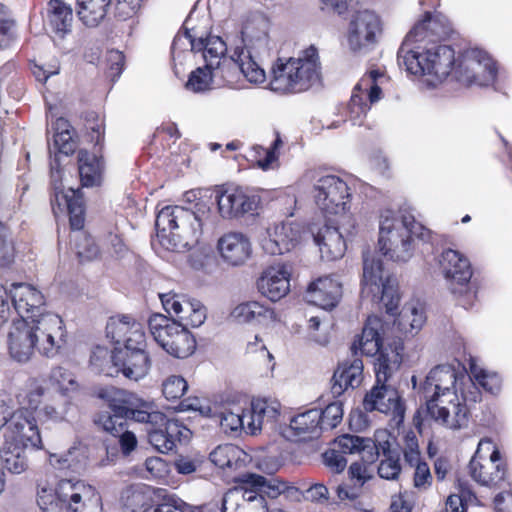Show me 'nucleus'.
I'll return each instance as SVG.
<instances>
[{"instance_id": "1", "label": "nucleus", "mask_w": 512, "mask_h": 512, "mask_svg": "<svg viewBox=\"0 0 512 512\" xmlns=\"http://www.w3.org/2000/svg\"><path fill=\"white\" fill-rule=\"evenodd\" d=\"M97 397L103 400L110 412L97 413L93 422L103 431L117 438L120 451L124 456L137 447L135 434L128 430V420L157 424L164 419L162 412L156 410L152 401L144 400L135 393L117 386H103L97 392Z\"/></svg>"}, {"instance_id": "2", "label": "nucleus", "mask_w": 512, "mask_h": 512, "mask_svg": "<svg viewBox=\"0 0 512 512\" xmlns=\"http://www.w3.org/2000/svg\"><path fill=\"white\" fill-rule=\"evenodd\" d=\"M66 343V329L62 318L55 313L13 320L8 333V349L17 362H27L37 349L47 357L55 356Z\"/></svg>"}, {"instance_id": "3", "label": "nucleus", "mask_w": 512, "mask_h": 512, "mask_svg": "<svg viewBox=\"0 0 512 512\" xmlns=\"http://www.w3.org/2000/svg\"><path fill=\"white\" fill-rule=\"evenodd\" d=\"M362 283L375 287L381 291V302L386 313L396 316L393 324L404 334H416L426 321L423 309L414 304H406L397 314L400 297L397 291V279L394 276L384 275L383 262L380 257L371 255L369 251L363 252V280Z\"/></svg>"}, {"instance_id": "4", "label": "nucleus", "mask_w": 512, "mask_h": 512, "mask_svg": "<svg viewBox=\"0 0 512 512\" xmlns=\"http://www.w3.org/2000/svg\"><path fill=\"white\" fill-rule=\"evenodd\" d=\"M209 209L192 211L182 206H165L156 216V236L160 245L169 251L191 249L203 233Z\"/></svg>"}, {"instance_id": "5", "label": "nucleus", "mask_w": 512, "mask_h": 512, "mask_svg": "<svg viewBox=\"0 0 512 512\" xmlns=\"http://www.w3.org/2000/svg\"><path fill=\"white\" fill-rule=\"evenodd\" d=\"M428 230L415 220L408 208L398 213L386 209L379 221V251L393 261H407L411 255L415 238L424 240Z\"/></svg>"}, {"instance_id": "6", "label": "nucleus", "mask_w": 512, "mask_h": 512, "mask_svg": "<svg viewBox=\"0 0 512 512\" xmlns=\"http://www.w3.org/2000/svg\"><path fill=\"white\" fill-rule=\"evenodd\" d=\"M387 337L384 324L378 316H369L364 324L361 335L351 345L354 355L357 351L366 356H376L374 364L375 384H386L402 363L403 343L394 340L386 343Z\"/></svg>"}, {"instance_id": "7", "label": "nucleus", "mask_w": 512, "mask_h": 512, "mask_svg": "<svg viewBox=\"0 0 512 512\" xmlns=\"http://www.w3.org/2000/svg\"><path fill=\"white\" fill-rule=\"evenodd\" d=\"M106 337L120 347L127 358V379L138 382L149 372L151 360L146 352V337L143 325L129 315L110 317L106 324Z\"/></svg>"}, {"instance_id": "8", "label": "nucleus", "mask_w": 512, "mask_h": 512, "mask_svg": "<svg viewBox=\"0 0 512 512\" xmlns=\"http://www.w3.org/2000/svg\"><path fill=\"white\" fill-rule=\"evenodd\" d=\"M268 23L260 17L248 21L241 30L230 60L250 83L260 84L266 80L260 61L270 54Z\"/></svg>"}, {"instance_id": "9", "label": "nucleus", "mask_w": 512, "mask_h": 512, "mask_svg": "<svg viewBox=\"0 0 512 512\" xmlns=\"http://www.w3.org/2000/svg\"><path fill=\"white\" fill-rule=\"evenodd\" d=\"M61 177V170L51 164L52 195L51 206L55 215L67 211L71 229L75 231L71 241L75 252L81 260H90L98 254V247L93 239L82 232L84 227V200L80 189L69 188L64 190L58 178Z\"/></svg>"}, {"instance_id": "10", "label": "nucleus", "mask_w": 512, "mask_h": 512, "mask_svg": "<svg viewBox=\"0 0 512 512\" xmlns=\"http://www.w3.org/2000/svg\"><path fill=\"white\" fill-rule=\"evenodd\" d=\"M428 45L418 44L407 48V44H401L397 53L398 64L411 75H434L442 81L457 63L455 51L449 45Z\"/></svg>"}, {"instance_id": "11", "label": "nucleus", "mask_w": 512, "mask_h": 512, "mask_svg": "<svg viewBox=\"0 0 512 512\" xmlns=\"http://www.w3.org/2000/svg\"><path fill=\"white\" fill-rule=\"evenodd\" d=\"M435 387L437 390L426 401L425 408L417 411V415L414 417L415 425H420L419 417L424 413L436 423L451 430H459L467 426L469 410L460 401L457 386Z\"/></svg>"}, {"instance_id": "12", "label": "nucleus", "mask_w": 512, "mask_h": 512, "mask_svg": "<svg viewBox=\"0 0 512 512\" xmlns=\"http://www.w3.org/2000/svg\"><path fill=\"white\" fill-rule=\"evenodd\" d=\"M148 326L154 340L171 356L184 359L194 353L196 340L189 327L159 313L149 317Z\"/></svg>"}, {"instance_id": "13", "label": "nucleus", "mask_w": 512, "mask_h": 512, "mask_svg": "<svg viewBox=\"0 0 512 512\" xmlns=\"http://www.w3.org/2000/svg\"><path fill=\"white\" fill-rule=\"evenodd\" d=\"M469 378L471 384H487L488 380L501 381L499 374L494 371H489L481 367L477 363V359L470 357L469 359V372L467 368L457 359L451 363L439 364L432 368L426 376L424 384H439L442 382L449 384H464V380Z\"/></svg>"}, {"instance_id": "14", "label": "nucleus", "mask_w": 512, "mask_h": 512, "mask_svg": "<svg viewBox=\"0 0 512 512\" xmlns=\"http://www.w3.org/2000/svg\"><path fill=\"white\" fill-rule=\"evenodd\" d=\"M313 194L317 207L325 215H339L350 207V188L337 175L320 176L314 183Z\"/></svg>"}, {"instance_id": "15", "label": "nucleus", "mask_w": 512, "mask_h": 512, "mask_svg": "<svg viewBox=\"0 0 512 512\" xmlns=\"http://www.w3.org/2000/svg\"><path fill=\"white\" fill-rule=\"evenodd\" d=\"M337 449H329L323 453V462L335 473H341L347 466L345 454L360 453L362 461L373 464L377 460L376 444L371 438L344 434L336 439Z\"/></svg>"}, {"instance_id": "16", "label": "nucleus", "mask_w": 512, "mask_h": 512, "mask_svg": "<svg viewBox=\"0 0 512 512\" xmlns=\"http://www.w3.org/2000/svg\"><path fill=\"white\" fill-rule=\"evenodd\" d=\"M162 306L169 315H175L178 324L196 328L206 319V309L199 300L175 292L159 294Z\"/></svg>"}, {"instance_id": "17", "label": "nucleus", "mask_w": 512, "mask_h": 512, "mask_svg": "<svg viewBox=\"0 0 512 512\" xmlns=\"http://www.w3.org/2000/svg\"><path fill=\"white\" fill-rule=\"evenodd\" d=\"M485 447L488 450L491 447L494 448L489 439L481 440L475 455L469 462V472L471 477L479 484L484 486H496L504 480L506 470L504 465L499 462L500 453L498 450L493 449L488 459L482 458L481 451Z\"/></svg>"}, {"instance_id": "18", "label": "nucleus", "mask_w": 512, "mask_h": 512, "mask_svg": "<svg viewBox=\"0 0 512 512\" xmlns=\"http://www.w3.org/2000/svg\"><path fill=\"white\" fill-rule=\"evenodd\" d=\"M161 423L149 424L152 428L148 431L149 443L160 453L167 454L173 451L177 443H185L192 436L191 430L178 419H168L162 413Z\"/></svg>"}, {"instance_id": "19", "label": "nucleus", "mask_w": 512, "mask_h": 512, "mask_svg": "<svg viewBox=\"0 0 512 512\" xmlns=\"http://www.w3.org/2000/svg\"><path fill=\"white\" fill-rule=\"evenodd\" d=\"M450 30L449 21L444 15L426 12L423 19L409 31L402 44H407V48H413L418 44H435L447 36Z\"/></svg>"}, {"instance_id": "20", "label": "nucleus", "mask_w": 512, "mask_h": 512, "mask_svg": "<svg viewBox=\"0 0 512 512\" xmlns=\"http://www.w3.org/2000/svg\"><path fill=\"white\" fill-rule=\"evenodd\" d=\"M439 264L445 278L451 282L453 294L467 291L472 278V268L469 260L457 250L446 249L439 258Z\"/></svg>"}, {"instance_id": "21", "label": "nucleus", "mask_w": 512, "mask_h": 512, "mask_svg": "<svg viewBox=\"0 0 512 512\" xmlns=\"http://www.w3.org/2000/svg\"><path fill=\"white\" fill-rule=\"evenodd\" d=\"M240 483L246 489L260 491L272 499L280 495L294 502H300L304 499L305 491L275 477H264L259 474L246 472L240 474Z\"/></svg>"}, {"instance_id": "22", "label": "nucleus", "mask_w": 512, "mask_h": 512, "mask_svg": "<svg viewBox=\"0 0 512 512\" xmlns=\"http://www.w3.org/2000/svg\"><path fill=\"white\" fill-rule=\"evenodd\" d=\"M216 201L220 215L232 219L246 214L252 215L258 208L260 198L242 188H234L217 192Z\"/></svg>"}, {"instance_id": "23", "label": "nucleus", "mask_w": 512, "mask_h": 512, "mask_svg": "<svg viewBox=\"0 0 512 512\" xmlns=\"http://www.w3.org/2000/svg\"><path fill=\"white\" fill-rule=\"evenodd\" d=\"M380 30L378 16L371 11L357 12L349 25L348 43L354 52H365L374 44L376 33Z\"/></svg>"}, {"instance_id": "24", "label": "nucleus", "mask_w": 512, "mask_h": 512, "mask_svg": "<svg viewBox=\"0 0 512 512\" xmlns=\"http://www.w3.org/2000/svg\"><path fill=\"white\" fill-rule=\"evenodd\" d=\"M10 297L19 319L27 318V320L33 321V318H38V315L49 313L44 311L43 294L30 284L12 283Z\"/></svg>"}, {"instance_id": "25", "label": "nucleus", "mask_w": 512, "mask_h": 512, "mask_svg": "<svg viewBox=\"0 0 512 512\" xmlns=\"http://www.w3.org/2000/svg\"><path fill=\"white\" fill-rule=\"evenodd\" d=\"M127 356L122 347L114 346L111 350L108 347L97 345L90 355V369L93 373L106 377L116 378L123 375L127 379L126 367Z\"/></svg>"}, {"instance_id": "26", "label": "nucleus", "mask_w": 512, "mask_h": 512, "mask_svg": "<svg viewBox=\"0 0 512 512\" xmlns=\"http://www.w3.org/2000/svg\"><path fill=\"white\" fill-rule=\"evenodd\" d=\"M363 407L366 412L391 414L398 422L403 420L405 414V405L392 386H373L363 399Z\"/></svg>"}, {"instance_id": "27", "label": "nucleus", "mask_w": 512, "mask_h": 512, "mask_svg": "<svg viewBox=\"0 0 512 512\" xmlns=\"http://www.w3.org/2000/svg\"><path fill=\"white\" fill-rule=\"evenodd\" d=\"M301 239L299 225L293 222H282L266 230L261 239V246L265 253L281 255L291 251Z\"/></svg>"}, {"instance_id": "28", "label": "nucleus", "mask_w": 512, "mask_h": 512, "mask_svg": "<svg viewBox=\"0 0 512 512\" xmlns=\"http://www.w3.org/2000/svg\"><path fill=\"white\" fill-rule=\"evenodd\" d=\"M235 483L237 486L223 497L222 512H267L262 492L243 487L240 475L235 478Z\"/></svg>"}, {"instance_id": "29", "label": "nucleus", "mask_w": 512, "mask_h": 512, "mask_svg": "<svg viewBox=\"0 0 512 512\" xmlns=\"http://www.w3.org/2000/svg\"><path fill=\"white\" fill-rule=\"evenodd\" d=\"M5 426L3 445H8V447H40V433L33 421L23 417L21 414L14 413Z\"/></svg>"}, {"instance_id": "30", "label": "nucleus", "mask_w": 512, "mask_h": 512, "mask_svg": "<svg viewBox=\"0 0 512 512\" xmlns=\"http://www.w3.org/2000/svg\"><path fill=\"white\" fill-rule=\"evenodd\" d=\"M306 300L324 310H332L342 297V284L337 275L323 276L309 284Z\"/></svg>"}, {"instance_id": "31", "label": "nucleus", "mask_w": 512, "mask_h": 512, "mask_svg": "<svg viewBox=\"0 0 512 512\" xmlns=\"http://www.w3.org/2000/svg\"><path fill=\"white\" fill-rule=\"evenodd\" d=\"M315 244L319 247L321 258L327 261L340 259L344 256L347 243L339 227L325 223L315 233L311 228Z\"/></svg>"}, {"instance_id": "32", "label": "nucleus", "mask_w": 512, "mask_h": 512, "mask_svg": "<svg viewBox=\"0 0 512 512\" xmlns=\"http://www.w3.org/2000/svg\"><path fill=\"white\" fill-rule=\"evenodd\" d=\"M289 271L286 265L270 267L257 281L259 292L272 302L284 297L289 291Z\"/></svg>"}, {"instance_id": "33", "label": "nucleus", "mask_w": 512, "mask_h": 512, "mask_svg": "<svg viewBox=\"0 0 512 512\" xmlns=\"http://www.w3.org/2000/svg\"><path fill=\"white\" fill-rule=\"evenodd\" d=\"M294 58L283 60L278 58L271 69V79L269 89L279 94L301 93V87L305 81H296L293 76L295 67H293Z\"/></svg>"}, {"instance_id": "34", "label": "nucleus", "mask_w": 512, "mask_h": 512, "mask_svg": "<svg viewBox=\"0 0 512 512\" xmlns=\"http://www.w3.org/2000/svg\"><path fill=\"white\" fill-rule=\"evenodd\" d=\"M387 438L386 432L376 433L377 458L383 455L384 459L381 460L378 467V474L381 478L387 480H396L401 472L400 465V450L398 447H392Z\"/></svg>"}, {"instance_id": "35", "label": "nucleus", "mask_w": 512, "mask_h": 512, "mask_svg": "<svg viewBox=\"0 0 512 512\" xmlns=\"http://www.w3.org/2000/svg\"><path fill=\"white\" fill-rule=\"evenodd\" d=\"M218 249L224 261L233 266H238L249 258L251 243L242 233L232 232L219 239Z\"/></svg>"}, {"instance_id": "36", "label": "nucleus", "mask_w": 512, "mask_h": 512, "mask_svg": "<svg viewBox=\"0 0 512 512\" xmlns=\"http://www.w3.org/2000/svg\"><path fill=\"white\" fill-rule=\"evenodd\" d=\"M293 67L296 70L292 71L296 81L303 82L301 92L307 91L313 85L320 81V65L318 51L314 46H310L303 51V55L294 58Z\"/></svg>"}, {"instance_id": "37", "label": "nucleus", "mask_w": 512, "mask_h": 512, "mask_svg": "<svg viewBox=\"0 0 512 512\" xmlns=\"http://www.w3.org/2000/svg\"><path fill=\"white\" fill-rule=\"evenodd\" d=\"M281 404L277 399L255 398L247 409L250 421L248 422L249 434L255 435L261 431L263 423L273 422L280 413Z\"/></svg>"}, {"instance_id": "38", "label": "nucleus", "mask_w": 512, "mask_h": 512, "mask_svg": "<svg viewBox=\"0 0 512 512\" xmlns=\"http://www.w3.org/2000/svg\"><path fill=\"white\" fill-rule=\"evenodd\" d=\"M77 159L82 186H100L104 170V161L102 156H99L96 153H91L85 149H81L78 151Z\"/></svg>"}, {"instance_id": "39", "label": "nucleus", "mask_w": 512, "mask_h": 512, "mask_svg": "<svg viewBox=\"0 0 512 512\" xmlns=\"http://www.w3.org/2000/svg\"><path fill=\"white\" fill-rule=\"evenodd\" d=\"M192 51L202 52L207 68L223 72L222 58L227 52V45L219 36H199L198 42L192 44Z\"/></svg>"}, {"instance_id": "40", "label": "nucleus", "mask_w": 512, "mask_h": 512, "mask_svg": "<svg viewBox=\"0 0 512 512\" xmlns=\"http://www.w3.org/2000/svg\"><path fill=\"white\" fill-rule=\"evenodd\" d=\"M289 427L293 435L301 440L318 438L323 432L320 424V409H310L293 416Z\"/></svg>"}, {"instance_id": "41", "label": "nucleus", "mask_w": 512, "mask_h": 512, "mask_svg": "<svg viewBox=\"0 0 512 512\" xmlns=\"http://www.w3.org/2000/svg\"><path fill=\"white\" fill-rule=\"evenodd\" d=\"M466 58L477 66L472 81L480 86H488L497 76V67L492 58L483 50L475 48L466 53Z\"/></svg>"}, {"instance_id": "42", "label": "nucleus", "mask_w": 512, "mask_h": 512, "mask_svg": "<svg viewBox=\"0 0 512 512\" xmlns=\"http://www.w3.org/2000/svg\"><path fill=\"white\" fill-rule=\"evenodd\" d=\"M231 317L238 323L262 324L274 318V311L257 301H249L237 305Z\"/></svg>"}, {"instance_id": "43", "label": "nucleus", "mask_w": 512, "mask_h": 512, "mask_svg": "<svg viewBox=\"0 0 512 512\" xmlns=\"http://www.w3.org/2000/svg\"><path fill=\"white\" fill-rule=\"evenodd\" d=\"M112 0H77L79 19L89 27L97 26L108 14Z\"/></svg>"}, {"instance_id": "44", "label": "nucleus", "mask_w": 512, "mask_h": 512, "mask_svg": "<svg viewBox=\"0 0 512 512\" xmlns=\"http://www.w3.org/2000/svg\"><path fill=\"white\" fill-rule=\"evenodd\" d=\"M48 21L53 31L61 37L70 31L72 9L62 0H49L47 5Z\"/></svg>"}, {"instance_id": "45", "label": "nucleus", "mask_w": 512, "mask_h": 512, "mask_svg": "<svg viewBox=\"0 0 512 512\" xmlns=\"http://www.w3.org/2000/svg\"><path fill=\"white\" fill-rule=\"evenodd\" d=\"M217 78H224L223 72L214 69L204 67H198L189 74L188 81L186 82V88L195 93L205 92L214 87V85H220L217 82Z\"/></svg>"}, {"instance_id": "46", "label": "nucleus", "mask_w": 512, "mask_h": 512, "mask_svg": "<svg viewBox=\"0 0 512 512\" xmlns=\"http://www.w3.org/2000/svg\"><path fill=\"white\" fill-rule=\"evenodd\" d=\"M91 487L81 482L73 483L71 480H61L56 489V498L60 508L67 512L69 508H72L73 504H79L83 493L87 488Z\"/></svg>"}, {"instance_id": "47", "label": "nucleus", "mask_w": 512, "mask_h": 512, "mask_svg": "<svg viewBox=\"0 0 512 512\" xmlns=\"http://www.w3.org/2000/svg\"><path fill=\"white\" fill-rule=\"evenodd\" d=\"M55 133L53 135V144L57 151L68 156L73 154L76 149V142L73 138V128L65 118H58L52 125Z\"/></svg>"}, {"instance_id": "48", "label": "nucleus", "mask_w": 512, "mask_h": 512, "mask_svg": "<svg viewBox=\"0 0 512 512\" xmlns=\"http://www.w3.org/2000/svg\"><path fill=\"white\" fill-rule=\"evenodd\" d=\"M363 381V362L359 358L340 363L331 378L330 384H361Z\"/></svg>"}, {"instance_id": "49", "label": "nucleus", "mask_w": 512, "mask_h": 512, "mask_svg": "<svg viewBox=\"0 0 512 512\" xmlns=\"http://www.w3.org/2000/svg\"><path fill=\"white\" fill-rule=\"evenodd\" d=\"M28 447L2 445L0 449L1 458L6 469L13 474H20L28 467L26 449Z\"/></svg>"}, {"instance_id": "50", "label": "nucleus", "mask_w": 512, "mask_h": 512, "mask_svg": "<svg viewBox=\"0 0 512 512\" xmlns=\"http://www.w3.org/2000/svg\"><path fill=\"white\" fill-rule=\"evenodd\" d=\"M149 488L145 485H131L121 493L123 506L130 512H138L147 508L150 501Z\"/></svg>"}, {"instance_id": "51", "label": "nucleus", "mask_w": 512, "mask_h": 512, "mask_svg": "<svg viewBox=\"0 0 512 512\" xmlns=\"http://www.w3.org/2000/svg\"><path fill=\"white\" fill-rule=\"evenodd\" d=\"M382 76L383 74L379 70L369 71L359 80L353 91L363 93L364 100H366L367 96L370 104L376 103L380 100L382 94V90L377 84V80Z\"/></svg>"}, {"instance_id": "52", "label": "nucleus", "mask_w": 512, "mask_h": 512, "mask_svg": "<svg viewBox=\"0 0 512 512\" xmlns=\"http://www.w3.org/2000/svg\"><path fill=\"white\" fill-rule=\"evenodd\" d=\"M187 24L188 19H186L183 24L182 28L184 29V31L182 33H177L173 39L171 45V55L173 61H175L177 58H180L181 54L187 52L188 50L193 52L192 44H196V42H198V34L194 32V29H189Z\"/></svg>"}, {"instance_id": "53", "label": "nucleus", "mask_w": 512, "mask_h": 512, "mask_svg": "<svg viewBox=\"0 0 512 512\" xmlns=\"http://www.w3.org/2000/svg\"><path fill=\"white\" fill-rule=\"evenodd\" d=\"M369 110L370 105L367 103V100H364L363 93L352 91L348 105L349 120L351 123L355 126H361Z\"/></svg>"}, {"instance_id": "54", "label": "nucleus", "mask_w": 512, "mask_h": 512, "mask_svg": "<svg viewBox=\"0 0 512 512\" xmlns=\"http://www.w3.org/2000/svg\"><path fill=\"white\" fill-rule=\"evenodd\" d=\"M343 418L342 403L339 401L328 404L324 410H320V424L322 431L335 428Z\"/></svg>"}, {"instance_id": "55", "label": "nucleus", "mask_w": 512, "mask_h": 512, "mask_svg": "<svg viewBox=\"0 0 512 512\" xmlns=\"http://www.w3.org/2000/svg\"><path fill=\"white\" fill-rule=\"evenodd\" d=\"M249 418L247 409L238 408L237 411H224L220 416V425L227 432H236L244 428V419Z\"/></svg>"}, {"instance_id": "56", "label": "nucleus", "mask_w": 512, "mask_h": 512, "mask_svg": "<svg viewBox=\"0 0 512 512\" xmlns=\"http://www.w3.org/2000/svg\"><path fill=\"white\" fill-rule=\"evenodd\" d=\"M85 499L83 502V509H80L79 504H73L72 508H69L67 512H101V496L98 492L95 491L93 487L87 488L86 491L81 496V500Z\"/></svg>"}, {"instance_id": "57", "label": "nucleus", "mask_w": 512, "mask_h": 512, "mask_svg": "<svg viewBox=\"0 0 512 512\" xmlns=\"http://www.w3.org/2000/svg\"><path fill=\"white\" fill-rule=\"evenodd\" d=\"M124 60L125 57L122 52L118 50H109L106 54V62H107V77L110 78L112 82H116L121 76L124 70Z\"/></svg>"}, {"instance_id": "58", "label": "nucleus", "mask_w": 512, "mask_h": 512, "mask_svg": "<svg viewBox=\"0 0 512 512\" xmlns=\"http://www.w3.org/2000/svg\"><path fill=\"white\" fill-rule=\"evenodd\" d=\"M142 0H116L114 6V17L125 21L135 16L140 10Z\"/></svg>"}, {"instance_id": "59", "label": "nucleus", "mask_w": 512, "mask_h": 512, "mask_svg": "<svg viewBox=\"0 0 512 512\" xmlns=\"http://www.w3.org/2000/svg\"><path fill=\"white\" fill-rule=\"evenodd\" d=\"M235 452L233 445H220L216 447L209 455L211 462L220 468L231 467L232 459L230 454Z\"/></svg>"}, {"instance_id": "60", "label": "nucleus", "mask_w": 512, "mask_h": 512, "mask_svg": "<svg viewBox=\"0 0 512 512\" xmlns=\"http://www.w3.org/2000/svg\"><path fill=\"white\" fill-rule=\"evenodd\" d=\"M14 258V248L7 239V228L0 223V266L9 265Z\"/></svg>"}, {"instance_id": "61", "label": "nucleus", "mask_w": 512, "mask_h": 512, "mask_svg": "<svg viewBox=\"0 0 512 512\" xmlns=\"http://www.w3.org/2000/svg\"><path fill=\"white\" fill-rule=\"evenodd\" d=\"M362 492L361 484L342 483L336 487L337 498L340 502H355Z\"/></svg>"}, {"instance_id": "62", "label": "nucleus", "mask_w": 512, "mask_h": 512, "mask_svg": "<svg viewBox=\"0 0 512 512\" xmlns=\"http://www.w3.org/2000/svg\"><path fill=\"white\" fill-rule=\"evenodd\" d=\"M304 499L315 503L329 500V489L322 483H315L305 490Z\"/></svg>"}, {"instance_id": "63", "label": "nucleus", "mask_w": 512, "mask_h": 512, "mask_svg": "<svg viewBox=\"0 0 512 512\" xmlns=\"http://www.w3.org/2000/svg\"><path fill=\"white\" fill-rule=\"evenodd\" d=\"M93 121L88 119L87 128L91 130L90 140L94 142L95 146H101L104 140V127L103 122L97 118V116L92 113L90 114Z\"/></svg>"}, {"instance_id": "64", "label": "nucleus", "mask_w": 512, "mask_h": 512, "mask_svg": "<svg viewBox=\"0 0 512 512\" xmlns=\"http://www.w3.org/2000/svg\"><path fill=\"white\" fill-rule=\"evenodd\" d=\"M432 476L427 463H418L414 473V485L417 488H425L431 484Z\"/></svg>"}]
</instances>
